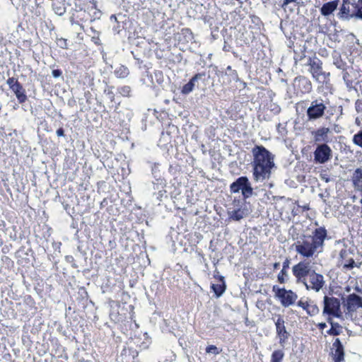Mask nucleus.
I'll list each match as a JSON object with an SVG mask.
<instances>
[{
	"label": "nucleus",
	"mask_w": 362,
	"mask_h": 362,
	"mask_svg": "<svg viewBox=\"0 0 362 362\" xmlns=\"http://www.w3.org/2000/svg\"><path fill=\"white\" fill-rule=\"evenodd\" d=\"M212 288L218 296H221L224 291V289L223 288V287L221 285H214V284L212 286Z\"/></svg>",
	"instance_id": "27"
},
{
	"label": "nucleus",
	"mask_w": 362,
	"mask_h": 362,
	"mask_svg": "<svg viewBox=\"0 0 362 362\" xmlns=\"http://www.w3.org/2000/svg\"><path fill=\"white\" fill-rule=\"evenodd\" d=\"M284 275H286V272H284V269H283L280 274L278 275V280L281 283L284 282Z\"/></svg>",
	"instance_id": "33"
},
{
	"label": "nucleus",
	"mask_w": 362,
	"mask_h": 362,
	"mask_svg": "<svg viewBox=\"0 0 362 362\" xmlns=\"http://www.w3.org/2000/svg\"><path fill=\"white\" fill-rule=\"evenodd\" d=\"M346 307L347 314L351 317L359 308H362V298L356 294H351L347 297Z\"/></svg>",
	"instance_id": "10"
},
{
	"label": "nucleus",
	"mask_w": 362,
	"mask_h": 362,
	"mask_svg": "<svg viewBox=\"0 0 362 362\" xmlns=\"http://www.w3.org/2000/svg\"><path fill=\"white\" fill-rule=\"evenodd\" d=\"M353 142L354 144L362 147V131H359L354 136Z\"/></svg>",
	"instance_id": "25"
},
{
	"label": "nucleus",
	"mask_w": 362,
	"mask_h": 362,
	"mask_svg": "<svg viewBox=\"0 0 362 362\" xmlns=\"http://www.w3.org/2000/svg\"><path fill=\"white\" fill-rule=\"evenodd\" d=\"M206 351L208 354H214V355H218L220 353V351L218 350V349L214 345H210V346H207L206 349Z\"/></svg>",
	"instance_id": "26"
},
{
	"label": "nucleus",
	"mask_w": 362,
	"mask_h": 362,
	"mask_svg": "<svg viewBox=\"0 0 362 362\" xmlns=\"http://www.w3.org/2000/svg\"><path fill=\"white\" fill-rule=\"evenodd\" d=\"M250 213L247 204H243L240 208L228 212L229 218L233 221H238L247 216Z\"/></svg>",
	"instance_id": "12"
},
{
	"label": "nucleus",
	"mask_w": 362,
	"mask_h": 362,
	"mask_svg": "<svg viewBox=\"0 0 362 362\" xmlns=\"http://www.w3.org/2000/svg\"><path fill=\"white\" fill-rule=\"evenodd\" d=\"M338 4L337 1H333L328 3L325 4L321 8V13L325 16H327L332 13L334 11H335L337 8Z\"/></svg>",
	"instance_id": "16"
},
{
	"label": "nucleus",
	"mask_w": 362,
	"mask_h": 362,
	"mask_svg": "<svg viewBox=\"0 0 362 362\" xmlns=\"http://www.w3.org/2000/svg\"><path fill=\"white\" fill-rule=\"evenodd\" d=\"M18 81L14 78H9L8 80H7V84L9 86L10 88L11 89L12 88H13L16 85L18 84Z\"/></svg>",
	"instance_id": "30"
},
{
	"label": "nucleus",
	"mask_w": 362,
	"mask_h": 362,
	"mask_svg": "<svg viewBox=\"0 0 362 362\" xmlns=\"http://www.w3.org/2000/svg\"><path fill=\"white\" fill-rule=\"evenodd\" d=\"M276 295L284 307H288L293 305L298 298V296L294 292L284 288H279L276 292Z\"/></svg>",
	"instance_id": "9"
},
{
	"label": "nucleus",
	"mask_w": 362,
	"mask_h": 362,
	"mask_svg": "<svg viewBox=\"0 0 362 362\" xmlns=\"http://www.w3.org/2000/svg\"><path fill=\"white\" fill-rule=\"evenodd\" d=\"M279 265H280V264L279 262H276L274 264V268L277 269V268H279Z\"/></svg>",
	"instance_id": "38"
},
{
	"label": "nucleus",
	"mask_w": 362,
	"mask_h": 362,
	"mask_svg": "<svg viewBox=\"0 0 362 362\" xmlns=\"http://www.w3.org/2000/svg\"><path fill=\"white\" fill-rule=\"evenodd\" d=\"M329 333L332 335H338L339 334V331L332 326L329 329Z\"/></svg>",
	"instance_id": "34"
},
{
	"label": "nucleus",
	"mask_w": 362,
	"mask_h": 362,
	"mask_svg": "<svg viewBox=\"0 0 362 362\" xmlns=\"http://www.w3.org/2000/svg\"><path fill=\"white\" fill-rule=\"evenodd\" d=\"M240 190L245 198H248L252 194L253 189L246 177H240L230 185V191L233 193L239 192Z\"/></svg>",
	"instance_id": "5"
},
{
	"label": "nucleus",
	"mask_w": 362,
	"mask_h": 362,
	"mask_svg": "<svg viewBox=\"0 0 362 362\" xmlns=\"http://www.w3.org/2000/svg\"><path fill=\"white\" fill-rule=\"evenodd\" d=\"M330 129L327 127H322L313 132L312 134L314 136L315 142H328V134L330 133Z\"/></svg>",
	"instance_id": "14"
},
{
	"label": "nucleus",
	"mask_w": 362,
	"mask_h": 362,
	"mask_svg": "<svg viewBox=\"0 0 362 362\" xmlns=\"http://www.w3.org/2000/svg\"><path fill=\"white\" fill-rule=\"evenodd\" d=\"M124 88H122V91H121V93H122V94H124Z\"/></svg>",
	"instance_id": "40"
},
{
	"label": "nucleus",
	"mask_w": 362,
	"mask_h": 362,
	"mask_svg": "<svg viewBox=\"0 0 362 362\" xmlns=\"http://www.w3.org/2000/svg\"><path fill=\"white\" fill-rule=\"evenodd\" d=\"M339 255H340V257L342 259V261H344L345 259H346L349 256H351V253L349 252V250L343 249L340 251Z\"/></svg>",
	"instance_id": "28"
},
{
	"label": "nucleus",
	"mask_w": 362,
	"mask_h": 362,
	"mask_svg": "<svg viewBox=\"0 0 362 362\" xmlns=\"http://www.w3.org/2000/svg\"><path fill=\"white\" fill-rule=\"evenodd\" d=\"M341 264H343L344 267L347 269H352L354 267H358L351 256L342 261Z\"/></svg>",
	"instance_id": "21"
},
{
	"label": "nucleus",
	"mask_w": 362,
	"mask_h": 362,
	"mask_svg": "<svg viewBox=\"0 0 362 362\" xmlns=\"http://www.w3.org/2000/svg\"><path fill=\"white\" fill-rule=\"evenodd\" d=\"M306 313L310 315H315L319 313V308L315 304L310 303Z\"/></svg>",
	"instance_id": "24"
},
{
	"label": "nucleus",
	"mask_w": 362,
	"mask_h": 362,
	"mask_svg": "<svg viewBox=\"0 0 362 362\" xmlns=\"http://www.w3.org/2000/svg\"><path fill=\"white\" fill-rule=\"evenodd\" d=\"M320 326L322 328H324V327H326V324H325V323H321V324L320 325Z\"/></svg>",
	"instance_id": "39"
},
{
	"label": "nucleus",
	"mask_w": 362,
	"mask_h": 362,
	"mask_svg": "<svg viewBox=\"0 0 362 362\" xmlns=\"http://www.w3.org/2000/svg\"><path fill=\"white\" fill-rule=\"evenodd\" d=\"M310 302H308V300H304L303 299H300L298 302V305L300 308H302L303 310L307 311V308H308V305Z\"/></svg>",
	"instance_id": "29"
},
{
	"label": "nucleus",
	"mask_w": 362,
	"mask_h": 362,
	"mask_svg": "<svg viewBox=\"0 0 362 362\" xmlns=\"http://www.w3.org/2000/svg\"><path fill=\"white\" fill-rule=\"evenodd\" d=\"M252 153L254 180L259 182L269 179L275 166L274 156L262 146H256Z\"/></svg>",
	"instance_id": "1"
},
{
	"label": "nucleus",
	"mask_w": 362,
	"mask_h": 362,
	"mask_svg": "<svg viewBox=\"0 0 362 362\" xmlns=\"http://www.w3.org/2000/svg\"><path fill=\"white\" fill-rule=\"evenodd\" d=\"M354 187L358 190H362V169L357 168L352 177Z\"/></svg>",
	"instance_id": "18"
},
{
	"label": "nucleus",
	"mask_w": 362,
	"mask_h": 362,
	"mask_svg": "<svg viewBox=\"0 0 362 362\" xmlns=\"http://www.w3.org/2000/svg\"><path fill=\"white\" fill-rule=\"evenodd\" d=\"M325 110V105L315 100L312 103L311 106L308 109L307 114L310 119H316L323 115Z\"/></svg>",
	"instance_id": "11"
},
{
	"label": "nucleus",
	"mask_w": 362,
	"mask_h": 362,
	"mask_svg": "<svg viewBox=\"0 0 362 362\" xmlns=\"http://www.w3.org/2000/svg\"><path fill=\"white\" fill-rule=\"evenodd\" d=\"M284 320L282 317H279L275 322V325L276 328V333L279 337V343L281 345H284L286 340L288 339V332L286 330V327L284 325Z\"/></svg>",
	"instance_id": "13"
},
{
	"label": "nucleus",
	"mask_w": 362,
	"mask_h": 362,
	"mask_svg": "<svg viewBox=\"0 0 362 362\" xmlns=\"http://www.w3.org/2000/svg\"><path fill=\"white\" fill-rule=\"evenodd\" d=\"M56 133L58 136H64V130L62 128L57 129Z\"/></svg>",
	"instance_id": "36"
},
{
	"label": "nucleus",
	"mask_w": 362,
	"mask_h": 362,
	"mask_svg": "<svg viewBox=\"0 0 362 362\" xmlns=\"http://www.w3.org/2000/svg\"><path fill=\"white\" fill-rule=\"evenodd\" d=\"M52 74L54 78H57L61 76L62 72L58 69H54L52 71Z\"/></svg>",
	"instance_id": "35"
},
{
	"label": "nucleus",
	"mask_w": 362,
	"mask_h": 362,
	"mask_svg": "<svg viewBox=\"0 0 362 362\" xmlns=\"http://www.w3.org/2000/svg\"><path fill=\"white\" fill-rule=\"evenodd\" d=\"M64 12V8H59L56 13L58 14V15H62L63 14Z\"/></svg>",
	"instance_id": "37"
},
{
	"label": "nucleus",
	"mask_w": 362,
	"mask_h": 362,
	"mask_svg": "<svg viewBox=\"0 0 362 362\" xmlns=\"http://www.w3.org/2000/svg\"><path fill=\"white\" fill-rule=\"evenodd\" d=\"M361 202V204H362V199H361V202Z\"/></svg>",
	"instance_id": "41"
},
{
	"label": "nucleus",
	"mask_w": 362,
	"mask_h": 362,
	"mask_svg": "<svg viewBox=\"0 0 362 362\" xmlns=\"http://www.w3.org/2000/svg\"><path fill=\"white\" fill-rule=\"evenodd\" d=\"M325 236L324 228H317L313 236L305 237L295 243L296 251L303 257H313L317 252V249L322 246Z\"/></svg>",
	"instance_id": "2"
},
{
	"label": "nucleus",
	"mask_w": 362,
	"mask_h": 362,
	"mask_svg": "<svg viewBox=\"0 0 362 362\" xmlns=\"http://www.w3.org/2000/svg\"><path fill=\"white\" fill-rule=\"evenodd\" d=\"M334 347L335 348V362H341L344 361V347L341 344L339 339H336L335 341L333 344Z\"/></svg>",
	"instance_id": "15"
},
{
	"label": "nucleus",
	"mask_w": 362,
	"mask_h": 362,
	"mask_svg": "<svg viewBox=\"0 0 362 362\" xmlns=\"http://www.w3.org/2000/svg\"><path fill=\"white\" fill-rule=\"evenodd\" d=\"M332 156V151L326 144L318 145L314 151V159L317 163H325L331 159Z\"/></svg>",
	"instance_id": "7"
},
{
	"label": "nucleus",
	"mask_w": 362,
	"mask_h": 362,
	"mask_svg": "<svg viewBox=\"0 0 362 362\" xmlns=\"http://www.w3.org/2000/svg\"><path fill=\"white\" fill-rule=\"evenodd\" d=\"M311 262L301 261L292 267V272L298 283L305 284L306 279L313 272Z\"/></svg>",
	"instance_id": "4"
},
{
	"label": "nucleus",
	"mask_w": 362,
	"mask_h": 362,
	"mask_svg": "<svg viewBox=\"0 0 362 362\" xmlns=\"http://www.w3.org/2000/svg\"><path fill=\"white\" fill-rule=\"evenodd\" d=\"M199 77V74H196L194 76H193L190 81L182 87V93L187 95L191 93L194 88L195 82Z\"/></svg>",
	"instance_id": "19"
},
{
	"label": "nucleus",
	"mask_w": 362,
	"mask_h": 362,
	"mask_svg": "<svg viewBox=\"0 0 362 362\" xmlns=\"http://www.w3.org/2000/svg\"><path fill=\"white\" fill-rule=\"evenodd\" d=\"M57 45L62 48H64V49L67 48V42H66V40H65V39H63V38L59 39L57 41Z\"/></svg>",
	"instance_id": "31"
},
{
	"label": "nucleus",
	"mask_w": 362,
	"mask_h": 362,
	"mask_svg": "<svg viewBox=\"0 0 362 362\" xmlns=\"http://www.w3.org/2000/svg\"><path fill=\"white\" fill-rule=\"evenodd\" d=\"M341 13L342 15L362 19V0H358L356 4H351L347 0H344Z\"/></svg>",
	"instance_id": "6"
},
{
	"label": "nucleus",
	"mask_w": 362,
	"mask_h": 362,
	"mask_svg": "<svg viewBox=\"0 0 362 362\" xmlns=\"http://www.w3.org/2000/svg\"><path fill=\"white\" fill-rule=\"evenodd\" d=\"M11 90L15 93L20 103H24L26 100L27 96L25 94V90L23 88L20 83L16 85L13 88H11Z\"/></svg>",
	"instance_id": "17"
},
{
	"label": "nucleus",
	"mask_w": 362,
	"mask_h": 362,
	"mask_svg": "<svg viewBox=\"0 0 362 362\" xmlns=\"http://www.w3.org/2000/svg\"><path fill=\"white\" fill-rule=\"evenodd\" d=\"M308 290H313L318 292L325 285L324 276L315 271L306 279L305 284H303Z\"/></svg>",
	"instance_id": "8"
},
{
	"label": "nucleus",
	"mask_w": 362,
	"mask_h": 362,
	"mask_svg": "<svg viewBox=\"0 0 362 362\" xmlns=\"http://www.w3.org/2000/svg\"><path fill=\"white\" fill-rule=\"evenodd\" d=\"M284 356V352L281 350H276L272 355L271 362H281Z\"/></svg>",
	"instance_id": "22"
},
{
	"label": "nucleus",
	"mask_w": 362,
	"mask_h": 362,
	"mask_svg": "<svg viewBox=\"0 0 362 362\" xmlns=\"http://www.w3.org/2000/svg\"><path fill=\"white\" fill-rule=\"evenodd\" d=\"M115 74L119 78H124L128 74V70L124 66H120L115 70Z\"/></svg>",
	"instance_id": "23"
},
{
	"label": "nucleus",
	"mask_w": 362,
	"mask_h": 362,
	"mask_svg": "<svg viewBox=\"0 0 362 362\" xmlns=\"http://www.w3.org/2000/svg\"><path fill=\"white\" fill-rule=\"evenodd\" d=\"M310 72L314 78H317L321 74V66L318 62L313 61L310 62Z\"/></svg>",
	"instance_id": "20"
},
{
	"label": "nucleus",
	"mask_w": 362,
	"mask_h": 362,
	"mask_svg": "<svg viewBox=\"0 0 362 362\" xmlns=\"http://www.w3.org/2000/svg\"><path fill=\"white\" fill-rule=\"evenodd\" d=\"M291 3H297L298 4V0H284L283 1V3H282V5H281V7L286 10V6L289 4H291Z\"/></svg>",
	"instance_id": "32"
},
{
	"label": "nucleus",
	"mask_w": 362,
	"mask_h": 362,
	"mask_svg": "<svg viewBox=\"0 0 362 362\" xmlns=\"http://www.w3.org/2000/svg\"><path fill=\"white\" fill-rule=\"evenodd\" d=\"M323 314L329 317L341 318L343 316L341 309V303L339 299L335 297H329L325 296Z\"/></svg>",
	"instance_id": "3"
}]
</instances>
